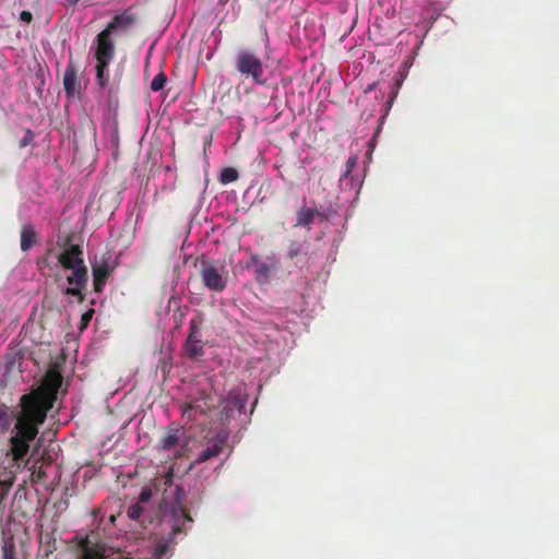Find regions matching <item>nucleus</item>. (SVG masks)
Masks as SVG:
<instances>
[{
	"label": "nucleus",
	"mask_w": 559,
	"mask_h": 559,
	"mask_svg": "<svg viewBox=\"0 0 559 559\" xmlns=\"http://www.w3.org/2000/svg\"><path fill=\"white\" fill-rule=\"evenodd\" d=\"M61 384L62 377L59 372H48L39 389L22 395L20 401L21 408H26L36 414L37 421H45L47 413L53 406Z\"/></svg>",
	"instance_id": "f257e3e1"
},
{
	"label": "nucleus",
	"mask_w": 559,
	"mask_h": 559,
	"mask_svg": "<svg viewBox=\"0 0 559 559\" xmlns=\"http://www.w3.org/2000/svg\"><path fill=\"white\" fill-rule=\"evenodd\" d=\"M36 239L37 235L34 226L31 224L24 225L21 230V249L28 251L36 243Z\"/></svg>",
	"instance_id": "f3484780"
},
{
	"label": "nucleus",
	"mask_w": 559,
	"mask_h": 559,
	"mask_svg": "<svg viewBox=\"0 0 559 559\" xmlns=\"http://www.w3.org/2000/svg\"><path fill=\"white\" fill-rule=\"evenodd\" d=\"M44 423L37 421L36 414L33 412L21 408L16 417L15 433L10 439L9 454L15 463L23 461L28 454L29 443L37 437L39 426Z\"/></svg>",
	"instance_id": "f03ea898"
},
{
	"label": "nucleus",
	"mask_w": 559,
	"mask_h": 559,
	"mask_svg": "<svg viewBox=\"0 0 559 559\" xmlns=\"http://www.w3.org/2000/svg\"><path fill=\"white\" fill-rule=\"evenodd\" d=\"M171 480H173V474H171V472H169V473H168V475H167V477H166V481H165V483H166V484H170V483H171Z\"/></svg>",
	"instance_id": "4c0bfd02"
},
{
	"label": "nucleus",
	"mask_w": 559,
	"mask_h": 559,
	"mask_svg": "<svg viewBox=\"0 0 559 559\" xmlns=\"http://www.w3.org/2000/svg\"><path fill=\"white\" fill-rule=\"evenodd\" d=\"M201 278L206 288L213 292L221 293L227 285V271L224 267H218L212 263L203 261L201 263Z\"/></svg>",
	"instance_id": "423d86ee"
},
{
	"label": "nucleus",
	"mask_w": 559,
	"mask_h": 559,
	"mask_svg": "<svg viewBox=\"0 0 559 559\" xmlns=\"http://www.w3.org/2000/svg\"><path fill=\"white\" fill-rule=\"evenodd\" d=\"M20 19H21V21H23L25 23H31L33 20V15L29 11H22L20 13Z\"/></svg>",
	"instance_id": "2f4dec72"
},
{
	"label": "nucleus",
	"mask_w": 559,
	"mask_h": 559,
	"mask_svg": "<svg viewBox=\"0 0 559 559\" xmlns=\"http://www.w3.org/2000/svg\"><path fill=\"white\" fill-rule=\"evenodd\" d=\"M225 441H226V438L223 437V436H217L213 442L212 445L207 447L206 449H204L198 456L195 463H202V462H205V461H209L213 457H216L218 456L222 451H223V447L225 444Z\"/></svg>",
	"instance_id": "2eb2a0df"
},
{
	"label": "nucleus",
	"mask_w": 559,
	"mask_h": 559,
	"mask_svg": "<svg viewBox=\"0 0 559 559\" xmlns=\"http://www.w3.org/2000/svg\"><path fill=\"white\" fill-rule=\"evenodd\" d=\"M106 557L107 547L105 544L93 542L88 537L80 540L75 559H105Z\"/></svg>",
	"instance_id": "1a4fd4ad"
},
{
	"label": "nucleus",
	"mask_w": 559,
	"mask_h": 559,
	"mask_svg": "<svg viewBox=\"0 0 559 559\" xmlns=\"http://www.w3.org/2000/svg\"><path fill=\"white\" fill-rule=\"evenodd\" d=\"M377 86V83H372L370 85L367 86V88L365 90V93H369L371 91H373Z\"/></svg>",
	"instance_id": "c9c22d12"
},
{
	"label": "nucleus",
	"mask_w": 559,
	"mask_h": 559,
	"mask_svg": "<svg viewBox=\"0 0 559 559\" xmlns=\"http://www.w3.org/2000/svg\"><path fill=\"white\" fill-rule=\"evenodd\" d=\"M152 497V490L150 488H143L140 496H139V502L138 503H144L147 502Z\"/></svg>",
	"instance_id": "7c9ffc66"
},
{
	"label": "nucleus",
	"mask_w": 559,
	"mask_h": 559,
	"mask_svg": "<svg viewBox=\"0 0 559 559\" xmlns=\"http://www.w3.org/2000/svg\"><path fill=\"white\" fill-rule=\"evenodd\" d=\"M194 411V407L190 404L182 405V415L187 416L188 418L191 417V413Z\"/></svg>",
	"instance_id": "473e14b6"
},
{
	"label": "nucleus",
	"mask_w": 559,
	"mask_h": 559,
	"mask_svg": "<svg viewBox=\"0 0 559 559\" xmlns=\"http://www.w3.org/2000/svg\"><path fill=\"white\" fill-rule=\"evenodd\" d=\"M80 0H64V3L68 5H75Z\"/></svg>",
	"instance_id": "e433bc0d"
},
{
	"label": "nucleus",
	"mask_w": 559,
	"mask_h": 559,
	"mask_svg": "<svg viewBox=\"0 0 559 559\" xmlns=\"http://www.w3.org/2000/svg\"><path fill=\"white\" fill-rule=\"evenodd\" d=\"M185 349L190 358H195L204 354L203 344L200 338H187Z\"/></svg>",
	"instance_id": "a211bd4d"
},
{
	"label": "nucleus",
	"mask_w": 559,
	"mask_h": 559,
	"mask_svg": "<svg viewBox=\"0 0 559 559\" xmlns=\"http://www.w3.org/2000/svg\"><path fill=\"white\" fill-rule=\"evenodd\" d=\"M14 484V477L10 475L7 479H0V518L2 516L4 512V501L9 495L10 488Z\"/></svg>",
	"instance_id": "6ab92c4d"
},
{
	"label": "nucleus",
	"mask_w": 559,
	"mask_h": 559,
	"mask_svg": "<svg viewBox=\"0 0 559 559\" xmlns=\"http://www.w3.org/2000/svg\"><path fill=\"white\" fill-rule=\"evenodd\" d=\"M94 57L96 59V82L104 88L109 82V64L114 60L115 53L95 47Z\"/></svg>",
	"instance_id": "6e6552de"
},
{
	"label": "nucleus",
	"mask_w": 559,
	"mask_h": 559,
	"mask_svg": "<svg viewBox=\"0 0 559 559\" xmlns=\"http://www.w3.org/2000/svg\"><path fill=\"white\" fill-rule=\"evenodd\" d=\"M58 262L64 270L85 265L83 250L79 245L68 246L59 255Z\"/></svg>",
	"instance_id": "9b49d317"
},
{
	"label": "nucleus",
	"mask_w": 559,
	"mask_h": 559,
	"mask_svg": "<svg viewBox=\"0 0 559 559\" xmlns=\"http://www.w3.org/2000/svg\"><path fill=\"white\" fill-rule=\"evenodd\" d=\"M235 69L245 79H250L254 85L264 86L266 84L265 68L261 58L249 49L240 50L234 60Z\"/></svg>",
	"instance_id": "20e7f679"
},
{
	"label": "nucleus",
	"mask_w": 559,
	"mask_h": 559,
	"mask_svg": "<svg viewBox=\"0 0 559 559\" xmlns=\"http://www.w3.org/2000/svg\"><path fill=\"white\" fill-rule=\"evenodd\" d=\"M402 83H403V76L401 73H399L395 78H394V83L392 85V88H391V92H390V98L388 100V104L389 106L392 105L394 98L397 96L399 94V91L402 86Z\"/></svg>",
	"instance_id": "5701e85b"
},
{
	"label": "nucleus",
	"mask_w": 559,
	"mask_h": 559,
	"mask_svg": "<svg viewBox=\"0 0 559 559\" xmlns=\"http://www.w3.org/2000/svg\"><path fill=\"white\" fill-rule=\"evenodd\" d=\"M4 559H13V558H11V557H8V556L5 555V556H4Z\"/></svg>",
	"instance_id": "ea45409f"
},
{
	"label": "nucleus",
	"mask_w": 559,
	"mask_h": 559,
	"mask_svg": "<svg viewBox=\"0 0 559 559\" xmlns=\"http://www.w3.org/2000/svg\"><path fill=\"white\" fill-rule=\"evenodd\" d=\"M183 435V431L179 428L169 429L166 435L160 439V448L165 451L176 448Z\"/></svg>",
	"instance_id": "dca6fc26"
},
{
	"label": "nucleus",
	"mask_w": 559,
	"mask_h": 559,
	"mask_svg": "<svg viewBox=\"0 0 559 559\" xmlns=\"http://www.w3.org/2000/svg\"><path fill=\"white\" fill-rule=\"evenodd\" d=\"M97 192H100L96 204L97 210H117L119 207L121 195L117 188L100 185Z\"/></svg>",
	"instance_id": "9d476101"
},
{
	"label": "nucleus",
	"mask_w": 559,
	"mask_h": 559,
	"mask_svg": "<svg viewBox=\"0 0 559 559\" xmlns=\"http://www.w3.org/2000/svg\"><path fill=\"white\" fill-rule=\"evenodd\" d=\"M35 139V133L27 129L23 135V138L20 140V147H25L33 143Z\"/></svg>",
	"instance_id": "c85d7f7f"
},
{
	"label": "nucleus",
	"mask_w": 559,
	"mask_h": 559,
	"mask_svg": "<svg viewBox=\"0 0 559 559\" xmlns=\"http://www.w3.org/2000/svg\"><path fill=\"white\" fill-rule=\"evenodd\" d=\"M200 338V328L195 320L190 321L189 335L187 338Z\"/></svg>",
	"instance_id": "c756f323"
},
{
	"label": "nucleus",
	"mask_w": 559,
	"mask_h": 559,
	"mask_svg": "<svg viewBox=\"0 0 559 559\" xmlns=\"http://www.w3.org/2000/svg\"><path fill=\"white\" fill-rule=\"evenodd\" d=\"M7 418V409L4 406H0V421Z\"/></svg>",
	"instance_id": "f704fd0d"
},
{
	"label": "nucleus",
	"mask_w": 559,
	"mask_h": 559,
	"mask_svg": "<svg viewBox=\"0 0 559 559\" xmlns=\"http://www.w3.org/2000/svg\"><path fill=\"white\" fill-rule=\"evenodd\" d=\"M239 178V174L234 167H224L221 173L218 180L222 185H228L235 182Z\"/></svg>",
	"instance_id": "aec40b11"
},
{
	"label": "nucleus",
	"mask_w": 559,
	"mask_h": 559,
	"mask_svg": "<svg viewBox=\"0 0 559 559\" xmlns=\"http://www.w3.org/2000/svg\"><path fill=\"white\" fill-rule=\"evenodd\" d=\"M93 314H94V309H88L87 311H85L82 314L81 320H80V330H84L88 326V324L93 318Z\"/></svg>",
	"instance_id": "cd10ccee"
},
{
	"label": "nucleus",
	"mask_w": 559,
	"mask_h": 559,
	"mask_svg": "<svg viewBox=\"0 0 559 559\" xmlns=\"http://www.w3.org/2000/svg\"><path fill=\"white\" fill-rule=\"evenodd\" d=\"M166 83H167V75L163 71H160L152 80L150 87L153 92H159L165 87Z\"/></svg>",
	"instance_id": "4be33fe9"
},
{
	"label": "nucleus",
	"mask_w": 559,
	"mask_h": 559,
	"mask_svg": "<svg viewBox=\"0 0 559 559\" xmlns=\"http://www.w3.org/2000/svg\"><path fill=\"white\" fill-rule=\"evenodd\" d=\"M93 286L96 293H102L109 276V266L106 262L92 266Z\"/></svg>",
	"instance_id": "4468645a"
},
{
	"label": "nucleus",
	"mask_w": 559,
	"mask_h": 559,
	"mask_svg": "<svg viewBox=\"0 0 559 559\" xmlns=\"http://www.w3.org/2000/svg\"><path fill=\"white\" fill-rule=\"evenodd\" d=\"M71 273L67 276L68 287L62 289V294L76 297L79 302H83L85 295L83 290L86 287L88 274L86 265L68 269Z\"/></svg>",
	"instance_id": "0eeeda50"
},
{
	"label": "nucleus",
	"mask_w": 559,
	"mask_h": 559,
	"mask_svg": "<svg viewBox=\"0 0 559 559\" xmlns=\"http://www.w3.org/2000/svg\"><path fill=\"white\" fill-rule=\"evenodd\" d=\"M158 550H159V554H164V551H165V546L159 547V548H158Z\"/></svg>",
	"instance_id": "58836bf2"
},
{
	"label": "nucleus",
	"mask_w": 559,
	"mask_h": 559,
	"mask_svg": "<svg viewBox=\"0 0 559 559\" xmlns=\"http://www.w3.org/2000/svg\"><path fill=\"white\" fill-rule=\"evenodd\" d=\"M63 87L68 96H73L80 90V83L78 82V69L71 61L66 67Z\"/></svg>",
	"instance_id": "f8f14e48"
},
{
	"label": "nucleus",
	"mask_w": 559,
	"mask_h": 559,
	"mask_svg": "<svg viewBox=\"0 0 559 559\" xmlns=\"http://www.w3.org/2000/svg\"><path fill=\"white\" fill-rule=\"evenodd\" d=\"M250 265L254 267V277L260 285H264L270 282L272 267L269 264L261 261L258 255H252L250 259Z\"/></svg>",
	"instance_id": "ddd939ff"
},
{
	"label": "nucleus",
	"mask_w": 559,
	"mask_h": 559,
	"mask_svg": "<svg viewBox=\"0 0 559 559\" xmlns=\"http://www.w3.org/2000/svg\"><path fill=\"white\" fill-rule=\"evenodd\" d=\"M142 512H143V508L140 506V503H134V504L130 506L127 513L131 520L136 521L140 519Z\"/></svg>",
	"instance_id": "393cba45"
},
{
	"label": "nucleus",
	"mask_w": 559,
	"mask_h": 559,
	"mask_svg": "<svg viewBox=\"0 0 559 559\" xmlns=\"http://www.w3.org/2000/svg\"><path fill=\"white\" fill-rule=\"evenodd\" d=\"M135 16L130 10L116 14L96 36L95 47L116 53L115 39L127 35L135 25Z\"/></svg>",
	"instance_id": "7ed1b4c3"
},
{
	"label": "nucleus",
	"mask_w": 559,
	"mask_h": 559,
	"mask_svg": "<svg viewBox=\"0 0 559 559\" xmlns=\"http://www.w3.org/2000/svg\"><path fill=\"white\" fill-rule=\"evenodd\" d=\"M314 214H320V212H300V215L297 219V226H307L309 225L314 217Z\"/></svg>",
	"instance_id": "b1692460"
},
{
	"label": "nucleus",
	"mask_w": 559,
	"mask_h": 559,
	"mask_svg": "<svg viewBox=\"0 0 559 559\" xmlns=\"http://www.w3.org/2000/svg\"><path fill=\"white\" fill-rule=\"evenodd\" d=\"M183 499L185 491L179 486H176L175 488V497L173 501L168 502L166 498L164 499L162 507L163 515L165 519H169L171 524V535L182 533L186 523L192 522V518L183 503Z\"/></svg>",
	"instance_id": "39448f33"
},
{
	"label": "nucleus",
	"mask_w": 559,
	"mask_h": 559,
	"mask_svg": "<svg viewBox=\"0 0 559 559\" xmlns=\"http://www.w3.org/2000/svg\"><path fill=\"white\" fill-rule=\"evenodd\" d=\"M306 252H307L306 241L294 240V241H290V243H289L287 257L289 259H294L298 255L306 254Z\"/></svg>",
	"instance_id": "412c9836"
},
{
	"label": "nucleus",
	"mask_w": 559,
	"mask_h": 559,
	"mask_svg": "<svg viewBox=\"0 0 559 559\" xmlns=\"http://www.w3.org/2000/svg\"><path fill=\"white\" fill-rule=\"evenodd\" d=\"M357 165V157L356 156H350L347 160H346V164H345V170L342 175V179L343 178H346L347 176H349L353 171V169L356 167Z\"/></svg>",
	"instance_id": "bb28decb"
},
{
	"label": "nucleus",
	"mask_w": 559,
	"mask_h": 559,
	"mask_svg": "<svg viewBox=\"0 0 559 559\" xmlns=\"http://www.w3.org/2000/svg\"><path fill=\"white\" fill-rule=\"evenodd\" d=\"M229 397L233 399V404L235 408H237L239 412H241L247 404V399L240 394L231 395L229 394Z\"/></svg>",
	"instance_id": "a878e982"
},
{
	"label": "nucleus",
	"mask_w": 559,
	"mask_h": 559,
	"mask_svg": "<svg viewBox=\"0 0 559 559\" xmlns=\"http://www.w3.org/2000/svg\"><path fill=\"white\" fill-rule=\"evenodd\" d=\"M10 475L15 478V474L12 471H7V468H4L3 472H0V479H7Z\"/></svg>",
	"instance_id": "72a5a7b5"
}]
</instances>
